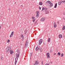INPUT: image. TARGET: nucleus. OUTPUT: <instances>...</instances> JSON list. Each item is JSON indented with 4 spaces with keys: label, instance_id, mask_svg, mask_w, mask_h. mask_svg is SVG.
<instances>
[{
    "label": "nucleus",
    "instance_id": "nucleus-1",
    "mask_svg": "<svg viewBox=\"0 0 65 65\" xmlns=\"http://www.w3.org/2000/svg\"><path fill=\"white\" fill-rule=\"evenodd\" d=\"M6 53L7 54L10 53V54H12L13 53V51L11 50V47L10 46H8L6 48Z\"/></svg>",
    "mask_w": 65,
    "mask_h": 65
},
{
    "label": "nucleus",
    "instance_id": "nucleus-2",
    "mask_svg": "<svg viewBox=\"0 0 65 65\" xmlns=\"http://www.w3.org/2000/svg\"><path fill=\"white\" fill-rule=\"evenodd\" d=\"M38 50L40 51L41 52H42V48L41 47H40V46H38V47L36 48V51H37Z\"/></svg>",
    "mask_w": 65,
    "mask_h": 65
},
{
    "label": "nucleus",
    "instance_id": "nucleus-3",
    "mask_svg": "<svg viewBox=\"0 0 65 65\" xmlns=\"http://www.w3.org/2000/svg\"><path fill=\"white\" fill-rule=\"evenodd\" d=\"M28 40H27V41H26L25 44V48H27V46H28Z\"/></svg>",
    "mask_w": 65,
    "mask_h": 65
},
{
    "label": "nucleus",
    "instance_id": "nucleus-4",
    "mask_svg": "<svg viewBox=\"0 0 65 65\" xmlns=\"http://www.w3.org/2000/svg\"><path fill=\"white\" fill-rule=\"evenodd\" d=\"M44 10L45 11H47V7H43L42 8V10Z\"/></svg>",
    "mask_w": 65,
    "mask_h": 65
},
{
    "label": "nucleus",
    "instance_id": "nucleus-5",
    "mask_svg": "<svg viewBox=\"0 0 65 65\" xmlns=\"http://www.w3.org/2000/svg\"><path fill=\"white\" fill-rule=\"evenodd\" d=\"M42 42H43V40L42 39H40L39 41V45H40Z\"/></svg>",
    "mask_w": 65,
    "mask_h": 65
},
{
    "label": "nucleus",
    "instance_id": "nucleus-6",
    "mask_svg": "<svg viewBox=\"0 0 65 65\" xmlns=\"http://www.w3.org/2000/svg\"><path fill=\"white\" fill-rule=\"evenodd\" d=\"M18 58L16 57L15 58V60L14 62L15 65H16V64H17V61H18Z\"/></svg>",
    "mask_w": 65,
    "mask_h": 65
},
{
    "label": "nucleus",
    "instance_id": "nucleus-7",
    "mask_svg": "<svg viewBox=\"0 0 65 65\" xmlns=\"http://www.w3.org/2000/svg\"><path fill=\"white\" fill-rule=\"evenodd\" d=\"M45 19V17H43L40 20L41 21H44Z\"/></svg>",
    "mask_w": 65,
    "mask_h": 65
},
{
    "label": "nucleus",
    "instance_id": "nucleus-8",
    "mask_svg": "<svg viewBox=\"0 0 65 65\" xmlns=\"http://www.w3.org/2000/svg\"><path fill=\"white\" fill-rule=\"evenodd\" d=\"M46 55L47 56V57H48V58H50V53H46Z\"/></svg>",
    "mask_w": 65,
    "mask_h": 65
},
{
    "label": "nucleus",
    "instance_id": "nucleus-9",
    "mask_svg": "<svg viewBox=\"0 0 65 65\" xmlns=\"http://www.w3.org/2000/svg\"><path fill=\"white\" fill-rule=\"evenodd\" d=\"M16 56L17 58H18L19 57V53H16Z\"/></svg>",
    "mask_w": 65,
    "mask_h": 65
},
{
    "label": "nucleus",
    "instance_id": "nucleus-10",
    "mask_svg": "<svg viewBox=\"0 0 65 65\" xmlns=\"http://www.w3.org/2000/svg\"><path fill=\"white\" fill-rule=\"evenodd\" d=\"M46 3H47V4H51V2L49 1H47L46 2Z\"/></svg>",
    "mask_w": 65,
    "mask_h": 65
},
{
    "label": "nucleus",
    "instance_id": "nucleus-11",
    "mask_svg": "<svg viewBox=\"0 0 65 65\" xmlns=\"http://www.w3.org/2000/svg\"><path fill=\"white\" fill-rule=\"evenodd\" d=\"M35 65H36H36H38L39 64V63H38V61H35Z\"/></svg>",
    "mask_w": 65,
    "mask_h": 65
},
{
    "label": "nucleus",
    "instance_id": "nucleus-12",
    "mask_svg": "<svg viewBox=\"0 0 65 65\" xmlns=\"http://www.w3.org/2000/svg\"><path fill=\"white\" fill-rule=\"evenodd\" d=\"M59 37L60 38H61L62 37V35H59Z\"/></svg>",
    "mask_w": 65,
    "mask_h": 65
},
{
    "label": "nucleus",
    "instance_id": "nucleus-13",
    "mask_svg": "<svg viewBox=\"0 0 65 65\" xmlns=\"http://www.w3.org/2000/svg\"><path fill=\"white\" fill-rule=\"evenodd\" d=\"M50 7H52V6H53V4L52 3H50Z\"/></svg>",
    "mask_w": 65,
    "mask_h": 65
},
{
    "label": "nucleus",
    "instance_id": "nucleus-14",
    "mask_svg": "<svg viewBox=\"0 0 65 65\" xmlns=\"http://www.w3.org/2000/svg\"><path fill=\"white\" fill-rule=\"evenodd\" d=\"M57 6V3H56L55 4V6L54 7V8H56Z\"/></svg>",
    "mask_w": 65,
    "mask_h": 65
},
{
    "label": "nucleus",
    "instance_id": "nucleus-15",
    "mask_svg": "<svg viewBox=\"0 0 65 65\" xmlns=\"http://www.w3.org/2000/svg\"><path fill=\"white\" fill-rule=\"evenodd\" d=\"M65 26L64 25H63V27L62 28V30H65Z\"/></svg>",
    "mask_w": 65,
    "mask_h": 65
},
{
    "label": "nucleus",
    "instance_id": "nucleus-16",
    "mask_svg": "<svg viewBox=\"0 0 65 65\" xmlns=\"http://www.w3.org/2000/svg\"><path fill=\"white\" fill-rule=\"evenodd\" d=\"M17 52L18 53H19V52H20V50H19V49H17Z\"/></svg>",
    "mask_w": 65,
    "mask_h": 65
},
{
    "label": "nucleus",
    "instance_id": "nucleus-17",
    "mask_svg": "<svg viewBox=\"0 0 65 65\" xmlns=\"http://www.w3.org/2000/svg\"><path fill=\"white\" fill-rule=\"evenodd\" d=\"M39 4L40 5H42V2H40L39 3Z\"/></svg>",
    "mask_w": 65,
    "mask_h": 65
},
{
    "label": "nucleus",
    "instance_id": "nucleus-18",
    "mask_svg": "<svg viewBox=\"0 0 65 65\" xmlns=\"http://www.w3.org/2000/svg\"><path fill=\"white\" fill-rule=\"evenodd\" d=\"M21 38H23V39H24V36L22 35H21Z\"/></svg>",
    "mask_w": 65,
    "mask_h": 65
},
{
    "label": "nucleus",
    "instance_id": "nucleus-19",
    "mask_svg": "<svg viewBox=\"0 0 65 65\" xmlns=\"http://www.w3.org/2000/svg\"><path fill=\"white\" fill-rule=\"evenodd\" d=\"M1 58L2 61V60H3V59H4L3 57H2V56H1Z\"/></svg>",
    "mask_w": 65,
    "mask_h": 65
},
{
    "label": "nucleus",
    "instance_id": "nucleus-20",
    "mask_svg": "<svg viewBox=\"0 0 65 65\" xmlns=\"http://www.w3.org/2000/svg\"><path fill=\"white\" fill-rule=\"evenodd\" d=\"M61 57H63V56H64V54L63 53H62L61 54Z\"/></svg>",
    "mask_w": 65,
    "mask_h": 65
},
{
    "label": "nucleus",
    "instance_id": "nucleus-21",
    "mask_svg": "<svg viewBox=\"0 0 65 65\" xmlns=\"http://www.w3.org/2000/svg\"><path fill=\"white\" fill-rule=\"evenodd\" d=\"M39 14H37V15L36 16V17H37V18H38V17H39Z\"/></svg>",
    "mask_w": 65,
    "mask_h": 65
},
{
    "label": "nucleus",
    "instance_id": "nucleus-22",
    "mask_svg": "<svg viewBox=\"0 0 65 65\" xmlns=\"http://www.w3.org/2000/svg\"><path fill=\"white\" fill-rule=\"evenodd\" d=\"M58 56H60V55H61V53H60V52H58Z\"/></svg>",
    "mask_w": 65,
    "mask_h": 65
},
{
    "label": "nucleus",
    "instance_id": "nucleus-23",
    "mask_svg": "<svg viewBox=\"0 0 65 65\" xmlns=\"http://www.w3.org/2000/svg\"><path fill=\"white\" fill-rule=\"evenodd\" d=\"M45 14H48V12L47 11H45Z\"/></svg>",
    "mask_w": 65,
    "mask_h": 65
},
{
    "label": "nucleus",
    "instance_id": "nucleus-24",
    "mask_svg": "<svg viewBox=\"0 0 65 65\" xmlns=\"http://www.w3.org/2000/svg\"><path fill=\"white\" fill-rule=\"evenodd\" d=\"M32 53H31L29 55V56L31 57L32 56Z\"/></svg>",
    "mask_w": 65,
    "mask_h": 65
},
{
    "label": "nucleus",
    "instance_id": "nucleus-25",
    "mask_svg": "<svg viewBox=\"0 0 65 65\" xmlns=\"http://www.w3.org/2000/svg\"><path fill=\"white\" fill-rule=\"evenodd\" d=\"M12 36H13V35H12V34H11L10 36V37L11 38V37H12Z\"/></svg>",
    "mask_w": 65,
    "mask_h": 65
},
{
    "label": "nucleus",
    "instance_id": "nucleus-26",
    "mask_svg": "<svg viewBox=\"0 0 65 65\" xmlns=\"http://www.w3.org/2000/svg\"><path fill=\"white\" fill-rule=\"evenodd\" d=\"M61 3H60V2H58V5H61Z\"/></svg>",
    "mask_w": 65,
    "mask_h": 65
},
{
    "label": "nucleus",
    "instance_id": "nucleus-27",
    "mask_svg": "<svg viewBox=\"0 0 65 65\" xmlns=\"http://www.w3.org/2000/svg\"><path fill=\"white\" fill-rule=\"evenodd\" d=\"M38 21V20H37L35 22V24H36V23H37V21Z\"/></svg>",
    "mask_w": 65,
    "mask_h": 65
},
{
    "label": "nucleus",
    "instance_id": "nucleus-28",
    "mask_svg": "<svg viewBox=\"0 0 65 65\" xmlns=\"http://www.w3.org/2000/svg\"><path fill=\"white\" fill-rule=\"evenodd\" d=\"M54 28H56V27H57V25H54Z\"/></svg>",
    "mask_w": 65,
    "mask_h": 65
},
{
    "label": "nucleus",
    "instance_id": "nucleus-29",
    "mask_svg": "<svg viewBox=\"0 0 65 65\" xmlns=\"http://www.w3.org/2000/svg\"><path fill=\"white\" fill-rule=\"evenodd\" d=\"M48 42H50V38H48Z\"/></svg>",
    "mask_w": 65,
    "mask_h": 65
},
{
    "label": "nucleus",
    "instance_id": "nucleus-30",
    "mask_svg": "<svg viewBox=\"0 0 65 65\" xmlns=\"http://www.w3.org/2000/svg\"><path fill=\"white\" fill-rule=\"evenodd\" d=\"M56 24H57V23H56V22H54V25H56Z\"/></svg>",
    "mask_w": 65,
    "mask_h": 65
},
{
    "label": "nucleus",
    "instance_id": "nucleus-31",
    "mask_svg": "<svg viewBox=\"0 0 65 65\" xmlns=\"http://www.w3.org/2000/svg\"><path fill=\"white\" fill-rule=\"evenodd\" d=\"M13 33H14V32H13V31H12V32L11 34H12V35H13Z\"/></svg>",
    "mask_w": 65,
    "mask_h": 65
},
{
    "label": "nucleus",
    "instance_id": "nucleus-32",
    "mask_svg": "<svg viewBox=\"0 0 65 65\" xmlns=\"http://www.w3.org/2000/svg\"><path fill=\"white\" fill-rule=\"evenodd\" d=\"M32 19H33V20H34V19H35V18H34V17H32Z\"/></svg>",
    "mask_w": 65,
    "mask_h": 65
},
{
    "label": "nucleus",
    "instance_id": "nucleus-33",
    "mask_svg": "<svg viewBox=\"0 0 65 65\" xmlns=\"http://www.w3.org/2000/svg\"><path fill=\"white\" fill-rule=\"evenodd\" d=\"M25 31V33H24V34H25V35L26 34V31L25 30V31Z\"/></svg>",
    "mask_w": 65,
    "mask_h": 65
},
{
    "label": "nucleus",
    "instance_id": "nucleus-34",
    "mask_svg": "<svg viewBox=\"0 0 65 65\" xmlns=\"http://www.w3.org/2000/svg\"><path fill=\"white\" fill-rule=\"evenodd\" d=\"M9 42H10V40H8V43Z\"/></svg>",
    "mask_w": 65,
    "mask_h": 65
},
{
    "label": "nucleus",
    "instance_id": "nucleus-35",
    "mask_svg": "<svg viewBox=\"0 0 65 65\" xmlns=\"http://www.w3.org/2000/svg\"><path fill=\"white\" fill-rule=\"evenodd\" d=\"M37 14H39V12H38V11H37Z\"/></svg>",
    "mask_w": 65,
    "mask_h": 65
},
{
    "label": "nucleus",
    "instance_id": "nucleus-36",
    "mask_svg": "<svg viewBox=\"0 0 65 65\" xmlns=\"http://www.w3.org/2000/svg\"><path fill=\"white\" fill-rule=\"evenodd\" d=\"M39 9H40H40H41V7H40L39 6Z\"/></svg>",
    "mask_w": 65,
    "mask_h": 65
},
{
    "label": "nucleus",
    "instance_id": "nucleus-37",
    "mask_svg": "<svg viewBox=\"0 0 65 65\" xmlns=\"http://www.w3.org/2000/svg\"><path fill=\"white\" fill-rule=\"evenodd\" d=\"M49 64H48V63H46L45 64V65H49Z\"/></svg>",
    "mask_w": 65,
    "mask_h": 65
},
{
    "label": "nucleus",
    "instance_id": "nucleus-38",
    "mask_svg": "<svg viewBox=\"0 0 65 65\" xmlns=\"http://www.w3.org/2000/svg\"><path fill=\"white\" fill-rule=\"evenodd\" d=\"M62 2H63V3H64V2H65V1H62Z\"/></svg>",
    "mask_w": 65,
    "mask_h": 65
},
{
    "label": "nucleus",
    "instance_id": "nucleus-39",
    "mask_svg": "<svg viewBox=\"0 0 65 65\" xmlns=\"http://www.w3.org/2000/svg\"><path fill=\"white\" fill-rule=\"evenodd\" d=\"M59 2H60V3L61 4L62 3V2H61V1H59Z\"/></svg>",
    "mask_w": 65,
    "mask_h": 65
},
{
    "label": "nucleus",
    "instance_id": "nucleus-40",
    "mask_svg": "<svg viewBox=\"0 0 65 65\" xmlns=\"http://www.w3.org/2000/svg\"><path fill=\"white\" fill-rule=\"evenodd\" d=\"M35 19H34V20H33V22H35Z\"/></svg>",
    "mask_w": 65,
    "mask_h": 65
},
{
    "label": "nucleus",
    "instance_id": "nucleus-41",
    "mask_svg": "<svg viewBox=\"0 0 65 65\" xmlns=\"http://www.w3.org/2000/svg\"><path fill=\"white\" fill-rule=\"evenodd\" d=\"M41 63L42 64H43V61H42Z\"/></svg>",
    "mask_w": 65,
    "mask_h": 65
},
{
    "label": "nucleus",
    "instance_id": "nucleus-42",
    "mask_svg": "<svg viewBox=\"0 0 65 65\" xmlns=\"http://www.w3.org/2000/svg\"><path fill=\"white\" fill-rule=\"evenodd\" d=\"M56 55V53H55L54 54V55Z\"/></svg>",
    "mask_w": 65,
    "mask_h": 65
},
{
    "label": "nucleus",
    "instance_id": "nucleus-43",
    "mask_svg": "<svg viewBox=\"0 0 65 65\" xmlns=\"http://www.w3.org/2000/svg\"><path fill=\"white\" fill-rule=\"evenodd\" d=\"M52 63H53V62L51 61V64H52Z\"/></svg>",
    "mask_w": 65,
    "mask_h": 65
},
{
    "label": "nucleus",
    "instance_id": "nucleus-44",
    "mask_svg": "<svg viewBox=\"0 0 65 65\" xmlns=\"http://www.w3.org/2000/svg\"><path fill=\"white\" fill-rule=\"evenodd\" d=\"M63 14L64 15L65 14H65V13H63Z\"/></svg>",
    "mask_w": 65,
    "mask_h": 65
},
{
    "label": "nucleus",
    "instance_id": "nucleus-45",
    "mask_svg": "<svg viewBox=\"0 0 65 65\" xmlns=\"http://www.w3.org/2000/svg\"><path fill=\"white\" fill-rule=\"evenodd\" d=\"M44 45H45V43H44Z\"/></svg>",
    "mask_w": 65,
    "mask_h": 65
},
{
    "label": "nucleus",
    "instance_id": "nucleus-46",
    "mask_svg": "<svg viewBox=\"0 0 65 65\" xmlns=\"http://www.w3.org/2000/svg\"><path fill=\"white\" fill-rule=\"evenodd\" d=\"M1 26H0V29H1Z\"/></svg>",
    "mask_w": 65,
    "mask_h": 65
},
{
    "label": "nucleus",
    "instance_id": "nucleus-47",
    "mask_svg": "<svg viewBox=\"0 0 65 65\" xmlns=\"http://www.w3.org/2000/svg\"><path fill=\"white\" fill-rule=\"evenodd\" d=\"M7 56H8V55H7Z\"/></svg>",
    "mask_w": 65,
    "mask_h": 65
},
{
    "label": "nucleus",
    "instance_id": "nucleus-48",
    "mask_svg": "<svg viewBox=\"0 0 65 65\" xmlns=\"http://www.w3.org/2000/svg\"><path fill=\"white\" fill-rule=\"evenodd\" d=\"M49 64H50V63H49Z\"/></svg>",
    "mask_w": 65,
    "mask_h": 65
}]
</instances>
